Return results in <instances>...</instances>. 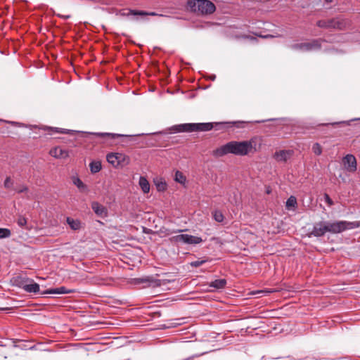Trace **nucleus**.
I'll return each instance as SVG.
<instances>
[{
	"label": "nucleus",
	"mask_w": 360,
	"mask_h": 360,
	"mask_svg": "<svg viewBox=\"0 0 360 360\" xmlns=\"http://www.w3.org/2000/svg\"><path fill=\"white\" fill-rule=\"evenodd\" d=\"M360 227V221H338L330 222L326 221H321L313 225V229L308 234L309 237H322L326 233H340L345 231L353 229Z\"/></svg>",
	"instance_id": "1"
},
{
	"label": "nucleus",
	"mask_w": 360,
	"mask_h": 360,
	"mask_svg": "<svg viewBox=\"0 0 360 360\" xmlns=\"http://www.w3.org/2000/svg\"><path fill=\"white\" fill-rule=\"evenodd\" d=\"M255 151V149L251 141H232L214 149L212 151V155L215 158H220L227 154L244 156L250 153H254Z\"/></svg>",
	"instance_id": "2"
},
{
	"label": "nucleus",
	"mask_w": 360,
	"mask_h": 360,
	"mask_svg": "<svg viewBox=\"0 0 360 360\" xmlns=\"http://www.w3.org/2000/svg\"><path fill=\"white\" fill-rule=\"evenodd\" d=\"M244 124L243 122H220L193 123V131H209L212 129L215 130H226L233 127L239 128Z\"/></svg>",
	"instance_id": "3"
},
{
	"label": "nucleus",
	"mask_w": 360,
	"mask_h": 360,
	"mask_svg": "<svg viewBox=\"0 0 360 360\" xmlns=\"http://www.w3.org/2000/svg\"><path fill=\"white\" fill-rule=\"evenodd\" d=\"M347 21L345 19L340 18L320 20L316 22V25L319 27L337 30H345L347 28Z\"/></svg>",
	"instance_id": "4"
},
{
	"label": "nucleus",
	"mask_w": 360,
	"mask_h": 360,
	"mask_svg": "<svg viewBox=\"0 0 360 360\" xmlns=\"http://www.w3.org/2000/svg\"><path fill=\"white\" fill-rule=\"evenodd\" d=\"M107 161L115 167H122L127 165L129 158L124 153H111L106 156Z\"/></svg>",
	"instance_id": "5"
},
{
	"label": "nucleus",
	"mask_w": 360,
	"mask_h": 360,
	"mask_svg": "<svg viewBox=\"0 0 360 360\" xmlns=\"http://www.w3.org/2000/svg\"><path fill=\"white\" fill-rule=\"evenodd\" d=\"M326 40L319 38L312 39L309 42H304L300 44H295L292 45L293 49H300L306 51H311L314 50H319L322 47V43Z\"/></svg>",
	"instance_id": "6"
},
{
	"label": "nucleus",
	"mask_w": 360,
	"mask_h": 360,
	"mask_svg": "<svg viewBox=\"0 0 360 360\" xmlns=\"http://www.w3.org/2000/svg\"><path fill=\"white\" fill-rule=\"evenodd\" d=\"M171 241L172 243H184V244H199L200 243L202 240L200 237L188 235V234H179L173 236L170 238Z\"/></svg>",
	"instance_id": "7"
},
{
	"label": "nucleus",
	"mask_w": 360,
	"mask_h": 360,
	"mask_svg": "<svg viewBox=\"0 0 360 360\" xmlns=\"http://www.w3.org/2000/svg\"><path fill=\"white\" fill-rule=\"evenodd\" d=\"M198 14L209 15L213 13L216 10L215 5L209 0H198Z\"/></svg>",
	"instance_id": "8"
},
{
	"label": "nucleus",
	"mask_w": 360,
	"mask_h": 360,
	"mask_svg": "<svg viewBox=\"0 0 360 360\" xmlns=\"http://www.w3.org/2000/svg\"><path fill=\"white\" fill-rule=\"evenodd\" d=\"M135 284H141L145 283L146 285L144 287H152L156 288L160 286L162 283H165L162 281L160 279H156L153 276H146L143 278H134Z\"/></svg>",
	"instance_id": "9"
},
{
	"label": "nucleus",
	"mask_w": 360,
	"mask_h": 360,
	"mask_svg": "<svg viewBox=\"0 0 360 360\" xmlns=\"http://www.w3.org/2000/svg\"><path fill=\"white\" fill-rule=\"evenodd\" d=\"M342 163L347 171L355 172L357 169L356 159L354 155L347 154L342 158Z\"/></svg>",
	"instance_id": "10"
},
{
	"label": "nucleus",
	"mask_w": 360,
	"mask_h": 360,
	"mask_svg": "<svg viewBox=\"0 0 360 360\" xmlns=\"http://www.w3.org/2000/svg\"><path fill=\"white\" fill-rule=\"evenodd\" d=\"M30 281V278L27 276H23L22 275H18L13 276L11 279V283L13 285L25 289V286L27 283Z\"/></svg>",
	"instance_id": "11"
},
{
	"label": "nucleus",
	"mask_w": 360,
	"mask_h": 360,
	"mask_svg": "<svg viewBox=\"0 0 360 360\" xmlns=\"http://www.w3.org/2000/svg\"><path fill=\"white\" fill-rule=\"evenodd\" d=\"M174 133L193 132V123L176 124L169 129Z\"/></svg>",
	"instance_id": "12"
},
{
	"label": "nucleus",
	"mask_w": 360,
	"mask_h": 360,
	"mask_svg": "<svg viewBox=\"0 0 360 360\" xmlns=\"http://www.w3.org/2000/svg\"><path fill=\"white\" fill-rule=\"evenodd\" d=\"M293 155L292 150H281L274 154V158L278 162H286Z\"/></svg>",
	"instance_id": "13"
},
{
	"label": "nucleus",
	"mask_w": 360,
	"mask_h": 360,
	"mask_svg": "<svg viewBox=\"0 0 360 360\" xmlns=\"http://www.w3.org/2000/svg\"><path fill=\"white\" fill-rule=\"evenodd\" d=\"M91 208L97 216L104 218L108 216V210L103 205L98 202L91 203Z\"/></svg>",
	"instance_id": "14"
},
{
	"label": "nucleus",
	"mask_w": 360,
	"mask_h": 360,
	"mask_svg": "<svg viewBox=\"0 0 360 360\" xmlns=\"http://www.w3.org/2000/svg\"><path fill=\"white\" fill-rule=\"evenodd\" d=\"M50 155L56 158L65 159L69 157V152L58 146L50 150Z\"/></svg>",
	"instance_id": "15"
},
{
	"label": "nucleus",
	"mask_w": 360,
	"mask_h": 360,
	"mask_svg": "<svg viewBox=\"0 0 360 360\" xmlns=\"http://www.w3.org/2000/svg\"><path fill=\"white\" fill-rule=\"evenodd\" d=\"M75 290L73 289H67L64 286H61L56 288H50L47 290H44L41 292V295H44L46 294H67L75 292Z\"/></svg>",
	"instance_id": "16"
},
{
	"label": "nucleus",
	"mask_w": 360,
	"mask_h": 360,
	"mask_svg": "<svg viewBox=\"0 0 360 360\" xmlns=\"http://www.w3.org/2000/svg\"><path fill=\"white\" fill-rule=\"evenodd\" d=\"M43 130L48 132L49 134H52L53 133H59V134H75L77 131L70 129H65L58 127H44L41 128Z\"/></svg>",
	"instance_id": "17"
},
{
	"label": "nucleus",
	"mask_w": 360,
	"mask_h": 360,
	"mask_svg": "<svg viewBox=\"0 0 360 360\" xmlns=\"http://www.w3.org/2000/svg\"><path fill=\"white\" fill-rule=\"evenodd\" d=\"M95 136L101 138H108L110 139H115L117 138H127L129 139H132L134 136L131 135H122L119 134H111V133H95L94 134Z\"/></svg>",
	"instance_id": "18"
},
{
	"label": "nucleus",
	"mask_w": 360,
	"mask_h": 360,
	"mask_svg": "<svg viewBox=\"0 0 360 360\" xmlns=\"http://www.w3.org/2000/svg\"><path fill=\"white\" fill-rule=\"evenodd\" d=\"M24 290H25L27 292H34L37 293L40 291L39 285L35 282L32 279L30 278V281L29 283H27V285L25 286Z\"/></svg>",
	"instance_id": "19"
},
{
	"label": "nucleus",
	"mask_w": 360,
	"mask_h": 360,
	"mask_svg": "<svg viewBox=\"0 0 360 360\" xmlns=\"http://www.w3.org/2000/svg\"><path fill=\"white\" fill-rule=\"evenodd\" d=\"M129 14L134 15H151V16H163L162 14H158L155 12H146L144 11H139V10H134V9H129Z\"/></svg>",
	"instance_id": "20"
},
{
	"label": "nucleus",
	"mask_w": 360,
	"mask_h": 360,
	"mask_svg": "<svg viewBox=\"0 0 360 360\" xmlns=\"http://www.w3.org/2000/svg\"><path fill=\"white\" fill-rule=\"evenodd\" d=\"M226 280L224 278L217 279L214 280V281H212L210 283L209 286L217 290H220L224 289L226 287Z\"/></svg>",
	"instance_id": "21"
},
{
	"label": "nucleus",
	"mask_w": 360,
	"mask_h": 360,
	"mask_svg": "<svg viewBox=\"0 0 360 360\" xmlns=\"http://www.w3.org/2000/svg\"><path fill=\"white\" fill-rule=\"evenodd\" d=\"M198 0H188L186 2V8L187 11L198 13Z\"/></svg>",
	"instance_id": "22"
},
{
	"label": "nucleus",
	"mask_w": 360,
	"mask_h": 360,
	"mask_svg": "<svg viewBox=\"0 0 360 360\" xmlns=\"http://www.w3.org/2000/svg\"><path fill=\"white\" fill-rule=\"evenodd\" d=\"M139 186L144 193H148L150 191V184L146 178L141 176L139 179Z\"/></svg>",
	"instance_id": "23"
},
{
	"label": "nucleus",
	"mask_w": 360,
	"mask_h": 360,
	"mask_svg": "<svg viewBox=\"0 0 360 360\" xmlns=\"http://www.w3.org/2000/svg\"><path fill=\"white\" fill-rule=\"evenodd\" d=\"M66 221L72 230L76 231L79 229L81 227V222L77 219H74L71 217H67Z\"/></svg>",
	"instance_id": "24"
},
{
	"label": "nucleus",
	"mask_w": 360,
	"mask_h": 360,
	"mask_svg": "<svg viewBox=\"0 0 360 360\" xmlns=\"http://www.w3.org/2000/svg\"><path fill=\"white\" fill-rule=\"evenodd\" d=\"M91 172L96 174L101 171L102 168L101 162L100 161H92L89 164Z\"/></svg>",
	"instance_id": "25"
},
{
	"label": "nucleus",
	"mask_w": 360,
	"mask_h": 360,
	"mask_svg": "<svg viewBox=\"0 0 360 360\" xmlns=\"http://www.w3.org/2000/svg\"><path fill=\"white\" fill-rule=\"evenodd\" d=\"M72 182L81 191L87 190V186L79 177H74Z\"/></svg>",
	"instance_id": "26"
},
{
	"label": "nucleus",
	"mask_w": 360,
	"mask_h": 360,
	"mask_svg": "<svg viewBox=\"0 0 360 360\" xmlns=\"http://www.w3.org/2000/svg\"><path fill=\"white\" fill-rule=\"evenodd\" d=\"M297 205V199L295 196L291 195L290 198H288L285 206L288 208H295Z\"/></svg>",
	"instance_id": "27"
},
{
	"label": "nucleus",
	"mask_w": 360,
	"mask_h": 360,
	"mask_svg": "<svg viewBox=\"0 0 360 360\" xmlns=\"http://www.w3.org/2000/svg\"><path fill=\"white\" fill-rule=\"evenodd\" d=\"M175 181L179 184H184L186 182V176L182 172L176 171L175 173Z\"/></svg>",
	"instance_id": "28"
},
{
	"label": "nucleus",
	"mask_w": 360,
	"mask_h": 360,
	"mask_svg": "<svg viewBox=\"0 0 360 360\" xmlns=\"http://www.w3.org/2000/svg\"><path fill=\"white\" fill-rule=\"evenodd\" d=\"M156 188L158 191H164L167 189V184L162 180L155 181Z\"/></svg>",
	"instance_id": "29"
},
{
	"label": "nucleus",
	"mask_w": 360,
	"mask_h": 360,
	"mask_svg": "<svg viewBox=\"0 0 360 360\" xmlns=\"http://www.w3.org/2000/svg\"><path fill=\"white\" fill-rule=\"evenodd\" d=\"M11 235V230L6 228H0V239L6 238Z\"/></svg>",
	"instance_id": "30"
},
{
	"label": "nucleus",
	"mask_w": 360,
	"mask_h": 360,
	"mask_svg": "<svg viewBox=\"0 0 360 360\" xmlns=\"http://www.w3.org/2000/svg\"><path fill=\"white\" fill-rule=\"evenodd\" d=\"M213 217L217 222H222L224 221V215L221 211L216 210L213 212Z\"/></svg>",
	"instance_id": "31"
},
{
	"label": "nucleus",
	"mask_w": 360,
	"mask_h": 360,
	"mask_svg": "<svg viewBox=\"0 0 360 360\" xmlns=\"http://www.w3.org/2000/svg\"><path fill=\"white\" fill-rule=\"evenodd\" d=\"M312 150L316 155H320L322 153V148L319 143H316L312 146Z\"/></svg>",
	"instance_id": "32"
},
{
	"label": "nucleus",
	"mask_w": 360,
	"mask_h": 360,
	"mask_svg": "<svg viewBox=\"0 0 360 360\" xmlns=\"http://www.w3.org/2000/svg\"><path fill=\"white\" fill-rule=\"evenodd\" d=\"M17 224L20 227L23 228L27 224V219L25 217L20 215L17 219Z\"/></svg>",
	"instance_id": "33"
},
{
	"label": "nucleus",
	"mask_w": 360,
	"mask_h": 360,
	"mask_svg": "<svg viewBox=\"0 0 360 360\" xmlns=\"http://www.w3.org/2000/svg\"><path fill=\"white\" fill-rule=\"evenodd\" d=\"M207 260L206 259H198L196 261H193V262H191L190 263V265L192 266V267H195V268H197L201 265H202L203 264H205Z\"/></svg>",
	"instance_id": "34"
},
{
	"label": "nucleus",
	"mask_w": 360,
	"mask_h": 360,
	"mask_svg": "<svg viewBox=\"0 0 360 360\" xmlns=\"http://www.w3.org/2000/svg\"><path fill=\"white\" fill-rule=\"evenodd\" d=\"M357 119H354V120H352V121L353 120H356ZM351 122L350 121H342V122H333V123H330V124H323L322 125H328V124H331L333 126H335V125H349V122Z\"/></svg>",
	"instance_id": "35"
},
{
	"label": "nucleus",
	"mask_w": 360,
	"mask_h": 360,
	"mask_svg": "<svg viewBox=\"0 0 360 360\" xmlns=\"http://www.w3.org/2000/svg\"><path fill=\"white\" fill-rule=\"evenodd\" d=\"M17 193H24L28 191V188L26 186H16L13 188Z\"/></svg>",
	"instance_id": "36"
},
{
	"label": "nucleus",
	"mask_w": 360,
	"mask_h": 360,
	"mask_svg": "<svg viewBox=\"0 0 360 360\" xmlns=\"http://www.w3.org/2000/svg\"><path fill=\"white\" fill-rule=\"evenodd\" d=\"M4 184L6 188H11L13 184V182L10 177H6Z\"/></svg>",
	"instance_id": "37"
},
{
	"label": "nucleus",
	"mask_w": 360,
	"mask_h": 360,
	"mask_svg": "<svg viewBox=\"0 0 360 360\" xmlns=\"http://www.w3.org/2000/svg\"><path fill=\"white\" fill-rule=\"evenodd\" d=\"M324 198H325V201L329 205V206H331L333 205V201L332 200V199L330 198V196L328 195V194H325L324 195Z\"/></svg>",
	"instance_id": "38"
},
{
	"label": "nucleus",
	"mask_w": 360,
	"mask_h": 360,
	"mask_svg": "<svg viewBox=\"0 0 360 360\" xmlns=\"http://www.w3.org/2000/svg\"><path fill=\"white\" fill-rule=\"evenodd\" d=\"M57 16L60 18H63L64 20H68V19L70 18V17H71L70 15H62V14H57Z\"/></svg>",
	"instance_id": "39"
},
{
	"label": "nucleus",
	"mask_w": 360,
	"mask_h": 360,
	"mask_svg": "<svg viewBox=\"0 0 360 360\" xmlns=\"http://www.w3.org/2000/svg\"><path fill=\"white\" fill-rule=\"evenodd\" d=\"M273 292V290H259V291H257V292H253V294H256V293H258V294H259V293H264V292H266V293H268V294H269V293H271V292Z\"/></svg>",
	"instance_id": "40"
},
{
	"label": "nucleus",
	"mask_w": 360,
	"mask_h": 360,
	"mask_svg": "<svg viewBox=\"0 0 360 360\" xmlns=\"http://www.w3.org/2000/svg\"><path fill=\"white\" fill-rule=\"evenodd\" d=\"M9 124H12L13 126H20V124L19 122H13V121H11V122H8Z\"/></svg>",
	"instance_id": "41"
},
{
	"label": "nucleus",
	"mask_w": 360,
	"mask_h": 360,
	"mask_svg": "<svg viewBox=\"0 0 360 360\" xmlns=\"http://www.w3.org/2000/svg\"><path fill=\"white\" fill-rule=\"evenodd\" d=\"M260 37H262V38H265V39L274 37V36L271 35V34H267V35H264V36L260 35Z\"/></svg>",
	"instance_id": "42"
},
{
	"label": "nucleus",
	"mask_w": 360,
	"mask_h": 360,
	"mask_svg": "<svg viewBox=\"0 0 360 360\" xmlns=\"http://www.w3.org/2000/svg\"><path fill=\"white\" fill-rule=\"evenodd\" d=\"M210 79H212V80H214V79H215V78H216V76H215V75H212V76H210Z\"/></svg>",
	"instance_id": "43"
},
{
	"label": "nucleus",
	"mask_w": 360,
	"mask_h": 360,
	"mask_svg": "<svg viewBox=\"0 0 360 360\" xmlns=\"http://www.w3.org/2000/svg\"><path fill=\"white\" fill-rule=\"evenodd\" d=\"M265 122V120H262V121H256L255 122H257V123H261V122Z\"/></svg>",
	"instance_id": "44"
},
{
	"label": "nucleus",
	"mask_w": 360,
	"mask_h": 360,
	"mask_svg": "<svg viewBox=\"0 0 360 360\" xmlns=\"http://www.w3.org/2000/svg\"><path fill=\"white\" fill-rule=\"evenodd\" d=\"M332 0H326L327 2H331Z\"/></svg>",
	"instance_id": "45"
},
{
	"label": "nucleus",
	"mask_w": 360,
	"mask_h": 360,
	"mask_svg": "<svg viewBox=\"0 0 360 360\" xmlns=\"http://www.w3.org/2000/svg\"><path fill=\"white\" fill-rule=\"evenodd\" d=\"M182 230H178L176 232H181Z\"/></svg>",
	"instance_id": "46"
},
{
	"label": "nucleus",
	"mask_w": 360,
	"mask_h": 360,
	"mask_svg": "<svg viewBox=\"0 0 360 360\" xmlns=\"http://www.w3.org/2000/svg\"><path fill=\"white\" fill-rule=\"evenodd\" d=\"M184 360H188V359H184Z\"/></svg>",
	"instance_id": "47"
}]
</instances>
